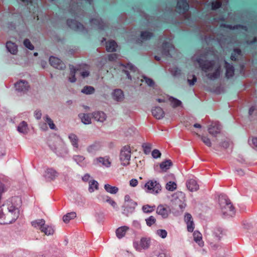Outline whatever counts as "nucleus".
Listing matches in <instances>:
<instances>
[{"instance_id":"obj_1","label":"nucleus","mask_w":257,"mask_h":257,"mask_svg":"<svg viewBox=\"0 0 257 257\" xmlns=\"http://www.w3.org/2000/svg\"><path fill=\"white\" fill-rule=\"evenodd\" d=\"M186 197L182 192H177L172 195L170 207L172 212L175 215H179L183 213L186 206Z\"/></svg>"},{"instance_id":"obj_18","label":"nucleus","mask_w":257,"mask_h":257,"mask_svg":"<svg viewBox=\"0 0 257 257\" xmlns=\"http://www.w3.org/2000/svg\"><path fill=\"white\" fill-rule=\"evenodd\" d=\"M9 213L7 215V216H10V215H13L14 213V216H12V220L10 221V222L12 223L15 221L19 217V210L18 208L11 205L8 207Z\"/></svg>"},{"instance_id":"obj_37","label":"nucleus","mask_w":257,"mask_h":257,"mask_svg":"<svg viewBox=\"0 0 257 257\" xmlns=\"http://www.w3.org/2000/svg\"><path fill=\"white\" fill-rule=\"evenodd\" d=\"M117 44L114 41H110L106 43V49L108 52H114L116 51Z\"/></svg>"},{"instance_id":"obj_21","label":"nucleus","mask_w":257,"mask_h":257,"mask_svg":"<svg viewBox=\"0 0 257 257\" xmlns=\"http://www.w3.org/2000/svg\"><path fill=\"white\" fill-rule=\"evenodd\" d=\"M72 159L77 165L81 167H85L87 164L85 158L82 155H74L72 157Z\"/></svg>"},{"instance_id":"obj_56","label":"nucleus","mask_w":257,"mask_h":257,"mask_svg":"<svg viewBox=\"0 0 257 257\" xmlns=\"http://www.w3.org/2000/svg\"><path fill=\"white\" fill-rule=\"evenodd\" d=\"M146 223L148 226H151L154 224L156 221V218L153 216H151L149 217L146 219Z\"/></svg>"},{"instance_id":"obj_6","label":"nucleus","mask_w":257,"mask_h":257,"mask_svg":"<svg viewBox=\"0 0 257 257\" xmlns=\"http://www.w3.org/2000/svg\"><path fill=\"white\" fill-rule=\"evenodd\" d=\"M147 192L150 193L158 194L161 190V186L159 182L154 180H150L145 185Z\"/></svg>"},{"instance_id":"obj_33","label":"nucleus","mask_w":257,"mask_h":257,"mask_svg":"<svg viewBox=\"0 0 257 257\" xmlns=\"http://www.w3.org/2000/svg\"><path fill=\"white\" fill-rule=\"evenodd\" d=\"M193 236L194 241L197 243L200 246H202L204 243L202 240V234L199 231H195L193 233Z\"/></svg>"},{"instance_id":"obj_4","label":"nucleus","mask_w":257,"mask_h":257,"mask_svg":"<svg viewBox=\"0 0 257 257\" xmlns=\"http://www.w3.org/2000/svg\"><path fill=\"white\" fill-rule=\"evenodd\" d=\"M219 204L222 211H223L224 209H226V206H228L230 214H234V208L230 200L226 196L221 195L219 197Z\"/></svg>"},{"instance_id":"obj_46","label":"nucleus","mask_w":257,"mask_h":257,"mask_svg":"<svg viewBox=\"0 0 257 257\" xmlns=\"http://www.w3.org/2000/svg\"><path fill=\"white\" fill-rule=\"evenodd\" d=\"M43 119L48 124L50 128L52 130H56V126L54 123L53 120L49 117L48 114H46L44 116Z\"/></svg>"},{"instance_id":"obj_48","label":"nucleus","mask_w":257,"mask_h":257,"mask_svg":"<svg viewBox=\"0 0 257 257\" xmlns=\"http://www.w3.org/2000/svg\"><path fill=\"white\" fill-rule=\"evenodd\" d=\"M220 69H219V68H218L217 69H216L215 70V72H214L213 73H208L207 75V76L210 79L213 80L217 79L218 77H219V76H220Z\"/></svg>"},{"instance_id":"obj_42","label":"nucleus","mask_w":257,"mask_h":257,"mask_svg":"<svg viewBox=\"0 0 257 257\" xmlns=\"http://www.w3.org/2000/svg\"><path fill=\"white\" fill-rule=\"evenodd\" d=\"M76 217V213L75 212H71L67 213L63 217V221L65 223H68L69 221L72 219H74Z\"/></svg>"},{"instance_id":"obj_34","label":"nucleus","mask_w":257,"mask_h":257,"mask_svg":"<svg viewBox=\"0 0 257 257\" xmlns=\"http://www.w3.org/2000/svg\"><path fill=\"white\" fill-rule=\"evenodd\" d=\"M79 117L81 118V121L85 124H89L91 123V117L89 114L80 113Z\"/></svg>"},{"instance_id":"obj_32","label":"nucleus","mask_w":257,"mask_h":257,"mask_svg":"<svg viewBox=\"0 0 257 257\" xmlns=\"http://www.w3.org/2000/svg\"><path fill=\"white\" fill-rule=\"evenodd\" d=\"M94 163L95 164H98L99 163H100L102 164V165L108 167L110 165V162L108 160V159H105L103 157H98L96 158L94 160Z\"/></svg>"},{"instance_id":"obj_28","label":"nucleus","mask_w":257,"mask_h":257,"mask_svg":"<svg viewBox=\"0 0 257 257\" xmlns=\"http://www.w3.org/2000/svg\"><path fill=\"white\" fill-rule=\"evenodd\" d=\"M17 131L21 134H27L29 131L27 123L25 121H22L17 126Z\"/></svg>"},{"instance_id":"obj_11","label":"nucleus","mask_w":257,"mask_h":257,"mask_svg":"<svg viewBox=\"0 0 257 257\" xmlns=\"http://www.w3.org/2000/svg\"><path fill=\"white\" fill-rule=\"evenodd\" d=\"M222 126L218 121H212L208 127L209 133L213 136H216L220 133Z\"/></svg>"},{"instance_id":"obj_22","label":"nucleus","mask_w":257,"mask_h":257,"mask_svg":"<svg viewBox=\"0 0 257 257\" xmlns=\"http://www.w3.org/2000/svg\"><path fill=\"white\" fill-rule=\"evenodd\" d=\"M153 115L157 119H160L164 117L165 113L163 109L160 107H155L152 110Z\"/></svg>"},{"instance_id":"obj_29","label":"nucleus","mask_w":257,"mask_h":257,"mask_svg":"<svg viewBox=\"0 0 257 257\" xmlns=\"http://www.w3.org/2000/svg\"><path fill=\"white\" fill-rule=\"evenodd\" d=\"M6 48L8 51L12 54H16L18 51L17 46L11 41L6 43Z\"/></svg>"},{"instance_id":"obj_9","label":"nucleus","mask_w":257,"mask_h":257,"mask_svg":"<svg viewBox=\"0 0 257 257\" xmlns=\"http://www.w3.org/2000/svg\"><path fill=\"white\" fill-rule=\"evenodd\" d=\"M171 212H172L171 207L167 205L161 204L156 208V213L159 215H160L163 219L168 218Z\"/></svg>"},{"instance_id":"obj_45","label":"nucleus","mask_w":257,"mask_h":257,"mask_svg":"<svg viewBox=\"0 0 257 257\" xmlns=\"http://www.w3.org/2000/svg\"><path fill=\"white\" fill-rule=\"evenodd\" d=\"M156 209L155 205L151 206L147 204L144 205L142 207V210L145 213H150L155 211Z\"/></svg>"},{"instance_id":"obj_40","label":"nucleus","mask_w":257,"mask_h":257,"mask_svg":"<svg viewBox=\"0 0 257 257\" xmlns=\"http://www.w3.org/2000/svg\"><path fill=\"white\" fill-rule=\"evenodd\" d=\"M70 76L68 78V80L70 82L73 83L75 82L76 80L75 77L76 69L74 66L70 65Z\"/></svg>"},{"instance_id":"obj_43","label":"nucleus","mask_w":257,"mask_h":257,"mask_svg":"<svg viewBox=\"0 0 257 257\" xmlns=\"http://www.w3.org/2000/svg\"><path fill=\"white\" fill-rule=\"evenodd\" d=\"M150 244V239L147 238H142L140 240V246L142 248L146 249L149 248Z\"/></svg>"},{"instance_id":"obj_49","label":"nucleus","mask_w":257,"mask_h":257,"mask_svg":"<svg viewBox=\"0 0 257 257\" xmlns=\"http://www.w3.org/2000/svg\"><path fill=\"white\" fill-rule=\"evenodd\" d=\"M143 148L144 153L146 155H148L150 153L152 147V145L150 143H144L142 146Z\"/></svg>"},{"instance_id":"obj_25","label":"nucleus","mask_w":257,"mask_h":257,"mask_svg":"<svg viewBox=\"0 0 257 257\" xmlns=\"http://www.w3.org/2000/svg\"><path fill=\"white\" fill-rule=\"evenodd\" d=\"M68 138L73 147L74 150L77 151L79 149L78 137L74 134H70L69 135Z\"/></svg>"},{"instance_id":"obj_2","label":"nucleus","mask_w":257,"mask_h":257,"mask_svg":"<svg viewBox=\"0 0 257 257\" xmlns=\"http://www.w3.org/2000/svg\"><path fill=\"white\" fill-rule=\"evenodd\" d=\"M131 157V150L129 146L123 147L119 153V160L121 165L126 166L130 164Z\"/></svg>"},{"instance_id":"obj_59","label":"nucleus","mask_w":257,"mask_h":257,"mask_svg":"<svg viewBox=\"0 0 257 257\" xmlns=\"http://www.w3.org/2000/svg\"><path fill=\"white\" fill-rule=\"evenodd\" d=\"M24 45L26 48L31 50L34 49V46L31 44L30 41L28 39H26L24 40Z\"/></svg>"},{"instance_id":"obj_63","label":"nucleus","mask_w":257,"mask_h":257,"mask_svg":"<svg viewBox=\"0 0 257 257\" xmlns=\"http://www.w3.org/2000/svg\"><path fill=\"white\" fill-rule=\"evenodd\" d=\"M187 225V230L189 232H192L194 228L193 221L186 222Z\"/></svg>"},{"instance_id":"obj_16","label":"nucleus","mask_w":257,"mask_h":257,"mask_svg":"<svg viewBox=\"0 0 257 257\" xmlns=\"http://www.w3.org/2000/svg\"><path fill=\"white\" fill-rule=\"evenodd\" d=\"M175 51V48L170 43L164 42L162 45V54L165 56L171 57L170 52Z\"/></svg>"},{"instance_id":"obj_26","label":"nucleus","mask_w":257,"mask_h":257,"mask_svg":"<svg viewBox=\"0 0 257 257\" xmlns=\"http://www.w3.org/2000/svg\"><path fill=\"white\" fill-rule=\"evenodd\" d=\"M101 148V145L99 142H95L92 145H89L87 148V152L91 154H95L96 152L99 151Z\"/></svg>"},{"instance_id":"obj_15","label":"nucleus","mask_w":257,"mask_h":257,"mask_svg":"<svg viewBox=\"0 0 257 257\" xmlns=\"http://www.w3.org/2000/svg\"><path fill=\"white\" fill-rule=\"evenodd\" d=\"M137 203L134 201L126 203L123 206V214L128 216L130 214L132 213L135 209Z\"/></svg>"},{"instance_id":"obj_20","label":"nucleus","mask_w":257,"mask_h":257,"mask_svg":"<svg viewBox=\"0 0 257 257\" xmlns=\"http://www.w3.org/2000/svg\"><path fill=\"white\" fill-rule=\"evenodd\" d=\"M93 118L97 121L103 122L106 119V114L101 111H96L92 113Z\"/></svg>"},{"instance_id":"obj_61","label":"nucleus","mask_w":257,"mask_h":257,"mask_svg":"<svg viewBox=\"0 0 257 257\" xmlns=\"http://www.w3.org/2000/svg\"><path fill=\"white\" fill-rule=\"evenodd\" d=\"M151 257H166V254L163 251L159 252L157 251H154Z\"/></svg>"},{"instance_id":"obj_14","label":"nucleus","mask_w":257,"mask_h":257,"mask_svg":"<svg viewBox=\"0 0 257 257\" xmlns=\"http://www.w3.org/2000/svg\"><path fill=\"white\" fill-rule=\"evenodd\" d=\"M189 7V4L186 0H178L176 11L179 14H183L188 11Z\"/></svg>"},{"instance_id":"obj_44","label":"nucleus","mask_w":257,"mask_h":257,"mask_svg":"<svg viewBox=\"0 0 257 257\" xmlns=\"http://www.w3.org/2000/svg\"><path fill=\"white\" fill-rule=\"evenodd\" d=\"M241 54V50L238 48H235L233 49V51L231 55L230 59L231 60L235 61Z\"/></svg>"},{"instance_id":"obj_55","label":"nucleus","mask_w":257,"mask_h":257,"mask_svg":"<svg viewBox=\"0 0 257 257\" xmlns=\"http://www.w3.org/2000/svg\"><path fill=\"white\" fill-rule=\"evenodd\" d=\"M156 234L162 238H165L167 235V232L165 229H158Z\"/></svg>"},{"instance_id":"obj_7","label":"nucleus","mask_w":257,"mask_h":257,"mask_svg":"<svg viewBox=\"0 0 257 257\" xmlns=\"http://www.w3.org/2000/svg\"><path fill=\"white\" fill-rule=\"evenodd\" d=\"M67 24L71 29L75 31L82 32H85L87 31L86 29L82 24L78 22L75 20H67Z\"/></svg>"},{"instance_id":"obj_19","label":"nucleus","mask_w":257,"mask_h":257,"mask_svg":"<svg viewBox=\"0 0 257 257\" xmlns=\"http://www.w3.org/2000/svg\"><path fill=\"white\" fill-rule=\"evenodd\" d=\"M112 97L114 100L121 102L124 99V94L122 90L115 89L112 93Z\"/></svg>"},{"instance_id":"obj_17","label":"nucleus","mask_w":257,"mask_h":257,"mask_svg":"<svg viewBox=\"0 0 257 257\" xmlns=\"http://www.w3.org/2000/svg\"><path fill=\"white\" fill-rule=\"evenodd\" d=\"M153 36V34L151 32L147 31H142L140 38L136 40V43L141 44L144 41L149 40Z\"/></svg>"},{"instance_id":"obj_57","label":"nucleus","mask_w":257,"mask_h":257,"mask_svg":"<svg viewBox=\"0 0 257 257\" xmlns=\"http://www.w3.org/2000/svg\"><path fill=\"white\" fill-rule=\"evenodd\" d=\"M222 232L223 231L221 228L218 227L215 229L214 234L218 240H220L221 238V235L222 234Z\"/></svg>"},{"instance_id":"obj_5","label":"nucleus","mask_w":257,"mask_h":257,"mask_svg":"<svg viewBox=\"0 0 257 257\" xmlns=\"http://www.w3.org/2000/svg\"><path fill=\"white\" fill-rule=\"evenodd\" d=\"M16 91L20 95L27 93L30 88V86L27 81L20 80L15 84Z\"/></svg>"},{"instance_id":"obj_35","label":"nucleus","mask_w":257,"mask_h":257,"mask_svg":"<svg viewBox=\"0 0 257 257\" xmlns=\"http://www.w3.org/2000/svg\"><path fill=\"white\" fill-rule=\"evenodd\" d=\"M45 224V221L43 219H38L31 222V224L33 227L39 228L40 230H41Z\"/></svg>"},{"instance_id":"obj_24","label":"nucleus","mask_w":257,"mask_h":257,"mask_svg":"<svg viewBox=\"0 0 257 257\" xmlns=\"http://www.w3.org/2000/svg\"><path fill=\"white\" fill-rule=\"evenodd\" d=\"M225 62V68L226 69L225 76L229 78L232 77L234 73V68L232 64H229L226 61Z\"/></svg>"},{"instance_id":"obj_54","label":"nucleus","mask_w":257,"mask_h":257,"mask_svg":"<svg viewBox=\"0 0 257 257\" xmlns=\"http://www.w3.org/2000/svg\"><path fill=\"white\" fill-rule=\"evenodd\" d=\"M170 72L174 76H177L181 74V70L177 67L171 68L170 69Z\"/></svg>"},{"instance_id":"obj_41","label":"nucleus","mask_w":257,"mask_h":257,"mask_svg":"<svg viewBox=\"0 0 257 257\" xmlns=\"http://www.w3.org/2000/svg\"><path fill=\"white\" fill-rule=\"evenodd\" d=\"M169 100L171 102L172 106L174 108L181 106L182 105V103L180 100L172 96H170L169 98Z\"/></svg>"},{"instance_id":"obj_51","label":"nucleus","mask_w":257,"mask_h":257,"mask_svg":"<svg viewBox=\"0 0 257 257\" xmlns=\"http://www.w3.org/2000/svg\"><path fill=\"white\" fill-rule=\"evenodd\" d=\"M166 188L170 191H173L177 188V184L174 182L170 181L166 184Z\"/></svg>"},{"instance_id":"obj_62","label":"nucleus","mask_w":257,"mask_h":257,"mask_svg":"<svg viewBox=\"0 0 257 257\" xmlns=\"http://www.w3.org/2000/svg\"><path fill=\"white\" fill-rule=\"evenodd\" d=\"M222 3L219 1L214 2L212 3V9L213 10H217V9L221 7Z\"/></svg>"},{"instance_id":"obj_12","label":"nucleus","mask_w":257,"mask_h":257,"mask_svg":"<svg viewBox=\"0 0 257 257\" xmlns=\"http://www.w3.org/2000/svg\"><path fill=\"white\" fill-rule=\"evenodd\" d=\"M49 62L51 66L53 67L60 69L63 70L65 68V64L58 58L51 56L49 58Z\"/></svg>"},{"instance_id":"obj_27","label":"nucleus","mask_w":257,"mask_h":257,"mask_svg":"<svg viewBox=\"0 0 257 257\" xmlns=\"http://www.w3.org/2000/svg\"><path fill=\"white\" fill-rule=\"evenodd\" d=\"M137 68L133 64L129 63L125 66V69H123L122 72L126 75L128 79L132 80V76L130 75L129 70L131 72H135L137 71Z\"/></svg>"},{"instance_id":"obj_58","label":"nucleus","mask_w":257,"mask_h":257,"mask_svg":"<svg viewBox=\"0 0 257 257\" xmlns=\"http://www.w3.org/2000/svg\"><path fill=\"white\" fill-rule=\"evenodd\" d=\"M199 136L201 138V140L202 142L208 147H211V142L210 140L207 137L205 136H200L199 135Z\"/></svg>"},{"instance_id":"obj_47","label":"nucleus","mask_w":257,"mask_h":257,"mask_svg":"<svg viewBox=\"0 0 257 257\" xmlns=\"http://www.w3.org/2000/svg\"><path fill=\"white\" fill-rule=\"evenodd\" d=\"M95 89L93 87L91 86H85L81 90V92L86 94H91L94 92Z\"/></svg>"},{"instance_id":"obj_60","label":"nucleus","mask_w":257,"mask_h":257,"mask_svg":"<svg viewBox=\"0 0 257 257\" xmlns=\"http://www.w3.org/2000/svg\"><path fill=\"white\" fill-rule=\"evenodd\" d=\"M152 156L154 159L160 158L161 156V153L158 149H155L152 152Z\"/></svg>"},{"instance_id":"obj_30","label":"nucleus","mask_w":257,"mask_h":257,"mask_svg":"<svg viewBox=\"0 0 257 257\" xmlns=\"http://www.w3.org/2000/svg\"><path fill=\"white\" fill-rule=\"evenodd\" d=\"M173 164L170 160H166L160 164V168L162 172H166L170 169Z\"/></svg>"},{"instance_id":"obj_36","label":"nucleus","mask_w":257,"mask_h":257,"mask_svg":"<svg viewBox=\"0 0 257 257\" xmlns=\"http://www.w3.org/2000/svg\"><path fill=\"white\" fill-rule=\"evenodd\" d=\"M104 188L106 192L112 194H115L118 191V188L117 187L112 186L108 184H105Z\"/></svg>"},{"instance_id":"obj_10","label":"nucleus","mask_w":257,"mask_h":257,"mask_svg":"<svg viewBox=\"0 0 257 257\" xmlns=\"http://www.w3.org/2000/svg\"><path fill=\"white\" fill-rule=\"evenodd\" d=\"M58 175V173L54 169L48 168L45 170L43 177L46 181L50 182L54 180Z\"/></svg>"},{"instance_id":"obj_3","label":"nucleus","mask_w":257,"mask_h":257,"mask_svg":"<svg viewBox=\"0 0 257 257\" xmlns=\"http://www.w3.org/2000/svg\"><path fill=\"white\" fill-rule=\"evenodd\" d=\"M49 147L58 157L64 158L68 154V150L67 147L63 143H59L57 146L55 145H50Z\"/></svg>"},{"instance_id":"obj_8","label":"nucleus","mask_w":257,"mask_h":257,"mask_svg":"<svg viewBox=\"0 0 257 257\" xmlns=\"http://www.w3.org/2000/svg\"><path fill=\"white\" fill-rule=\"evenodd\" d=\"M197 61L201 69L205 72L211 70L215 64L213 60H204L201 58L197 59Z\"/></svg>"},{"instance_id":"obj_39","label":"nucleus","mask_w":257,"mask_h":257,"mask_svg":"<svg viewBox=\"0 0 257 257\" xmlns=\"http://www.w3.org/2000/svg\"><path fill=\"white\" fill-rule=\"evenodd\" d=\"M98 189V182L94 180H90L89 182V188L88 190L89 192L92 193L95 190Z\"/></svg>"},{"instance_id":"obj_53","label":"nucleus","mask_w":257,"mask_h":257,"mask_svg":"<svg viewBox=\"0 0 257 257\" xmlns=\"http://www.w3.org/2000/svg\"><path fill=\"white\" fill-rule=\"evenodd\" d=\"M224 26L226 27V28L230 29L235 30V29H238L239 28H241V29L244 30L245 31H247V27L246 26H244L240 25H234V26H232L231 25H225Z\"/></svg>"},{"instance_id":"obj_38","label":"nucleus","mask_w":257,"mask_h":257,"mask_svg":"<svg viewBox=\"0 0 257 257\" xmlns=\"http://www.w3.org/2000/svg\"><path fill=\"white\" fill-rule=\"evenodd\" d=\"M41 230L47 235H52L54 232V229L52 226L45 225V224Z\"/></svg>"},{"instance_id":"obj_13","label":"nucleus","mask_w":257,"mask_h":257,"mask_svg":"<svg viewBox=\"0 0 257 257\" xmlns=\"http://www.w3.org/2000/svg\"><path fill=\"white\" fill-rule=\"evenodd\" d=\"M90 22L94 28L99 30H104L107 26L106 23L103 22L101 19L99 17L90 19Z\"/></svg>"},{"instance_id":"obj_31","label":"nucleus","mask_w":257,"mask_h":257,"mask_svg":"<svg viewBox=\"0 0 257 257\" xmlns=\"http://www.w3.org/2000/svg\"><path fill=\"white\" fill-rule=\"evenodd\" d=\"M128 228L125 226H121L118 228L115 231L116 236L119 238L121 239L124 236L126 231Z\"/></svg>"},{"instance_id":"obj_52","label":"nucleus","mask_w":257,"mask_h":257,"mask_svg":"<svg viewBox=\"0 0 257 257\" xmlns=\"http://www.w3.org/2000/svg\"><path fill=\"white\" fill-rule=\"evenodd\" d=\"M142 77L144 81L148 86L150 87H153L155 85V82L152 78H150L145 75H143Z\"/></svg>"},{"instance_id":"obj_64","label":"nucleus","mask_w":257,"mask_h":257,"mask_svg":"<svg viewBox=\"0 0 257 257\" xmlns=\"http://www.w3.org/2000/svg\"><path fill=\"white\" fill-rule=\"evenodd\" d=\"M118 55L115 53L110 54L108 55V59L110 61H113L117 59Z\"/></svg>"},{"instance_id":"obj_23","label":"nucleus","mask_w":257,"mask_h":257,"mask_svg":"<svg viewBox=\"0 0 257 257\" xmlns=\"http://www.w3.org/2000/svg\"><path fill=\"white\" fill-rule=\"evenodd\" d=\"M186 186L188 189L191 192L196 191L199 189V185L194 179L188 180L186 182Z\"/></svg>"},{"instance_id":"obj_50","label":"nucleus","mask_w":257,"mask_h":257,"mask_svg":"<svg viewBox=\"0 0 257 257\" xmlns=\"http://www.w3.org/2000/svg\"><path fill=\"white\" fill-rule=\"evenodd\" d=\"M94 216L96 221L98 223L102 222L104 219V214L103 212L101 211L96 212L94 214Z\"/></svg>"}]
</instances>
